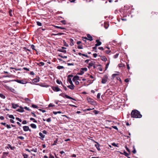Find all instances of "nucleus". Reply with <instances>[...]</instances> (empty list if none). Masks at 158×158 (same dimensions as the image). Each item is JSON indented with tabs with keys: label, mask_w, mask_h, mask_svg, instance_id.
<instances>
[{
	"label": "nucleus",
	"mask_w": 158,
	"mask_h": 158,
	"mask_svg": "<svg viewBox=\"0 0 158 158\" xmlns=\"http://www.w3.org/2000/svg\"><path fill=\"white\" fill-rule=\"evenodd\" d=\"M10 81H15L17 82L18 83L23 84H26L27 83V82L26 81V79H23L21 80H12Z\"/></svg>",
	"instance_id": "2"
},
{
	"label": "nucleus",
	"mask_w": 158,
	"mask_h": 158,
	"mask_svg": "<svg viewBox=\"0 0 158 158\" xmlns=\"http://www.w3.org/2000/svg\"><path fill=\"white\" fill-rule=\"evenodd\" d=\"M30 120L31 121H33L34 123H37V121L35 119L33 118H30Z\"/></svg>",
	"instance_id": "29"
},
{
	"label": "nucleus",
	"mask_w": 158,
	"mask_h": 158,
	"mask_svg": "<svg viewBox=\"0 0 158 158\" xmlns=\"http://www.w3.org/2000/svg\"><path fill=\"white\" fill-rule=\"evenodd\" d=\"M74 82L76 85H78L79 83V82L77 81H76Z\"/></svg>",
	"instance_id": "61"
},
{
	"label": "nucleus",
	"mask_w": 158,
	"mask_h": 158,
	"mask_svg": "<svg viewBox=\"0 0 158 158\" xmlns=\"http://www.w3.org/2000/svg\"><path fill=\"white\" fill-rule=\"evenodd\" d=\"M69 41H70V45L71 46H73L74 45L73 44V40L71 38H70L69 39Z\"/></svg>",
	"instance_id": "14"
},
{
	"label": "nucleus",
	"mask_w": 158,
	"mask_h": 158,
	"mask_svg": "<svg viewBox=\"0 0 158 158\" xmlns=\"http://www.w3.org/2000/svg\"><path fill=\"white\" fill-rule=\"evenodd\" d=\"M118 55H119L118 54V53L116 54L114 56V58H117L118 57Z\"/></svg>",
	"instance_id": "42"
},
{
	"label": "nucleus",
	"mask_w": 158,
	"mask_h": 158,
	"mask_svg": "<svg viewBox=\"0 0 158 158\" xmlns=\"http://www.w3.org/2000/svg\"><path fill=\"white\" fill-rule=\"evenodd\" d=\"M0 97L3 99H5L6 98L5 96L2 94H0Z\"/></svg>",
	"instance_id": "27"
},
{
	"label": "nucleus",
	"mask_w": 158,
	"mask_h": 158,
	"mask_svg": "<svg viewBox=\"0 0 158 158\" xmlns=\"http://www.w3.org/2000/svg\"><path fill=\"white\" fill-rule=\"evenodd\" d=\"M68 81L71 85L73 84L71 78H68Z\"/></svg>",
	"instance_id": "25"
},
{
	"label": "nucleus",
	"mask_w": 158,
	"mask_h": 158,
	"mask_svg": "<svg viewBox=\"0 0 158 158\" xmlns=\"http://www.w3.org/2000/svg\"><path fill=\"white\" fill-rule=\"evenodd\" d=\"M58 56H59L61 57V58H67V56H63L61 55H59Z\"/></svg>",
	"instance_id": "43"
},
{
	"label": "nucleus",
	"mask_w": 158,
	"mask_h": 158,
	"mask_svg": "<svg viewBox=\"0 0 158 158\" xmlns=\"http://www.w3.org/2000/svg\"><path fill=\"white\" fill-rule=\"evenodd\" d=\"M101 60L104 61H106L107 60V59L106 57L104 56H101Z\"/></svg>",
	"instance_id": "18"
},
{
	"label": "nucleus",
	"mask_w": 158,
	"mask_h": 158,
	"mask_svg": "<svg viewBox=\"0 0 158 158\" xmlns=\"http://www.w3.org/2000/svg\"><path fill=\"white\" fill-rule=\"evenodd\" d=\"M87 37H84V39H85V40H87L90 41H92L93 39V38L92 36L89 34H87Z\"/></svg>",
	"instance_id": "5"
},
{
	"label": "nucleus",
	"mask_w": 158,
	"mask_h": 158,
	"mask_svg": "<svg viewBox=\"0 0 158 158\" xmlns=\"http://www.w3.org/2000/svg\"><path fill=\"white\" fill-rule=\"evenodd\" d=\"M94 142L96 143V144L95 145V146L97 150L98 151H100L101 149L100 148V144H99V143L96 142L94 141Z\"/></svg>",
	"instance_id": "9"
},
{
	"label": "nucleus",
	"mask_w": 158,
	"mask_h": 158,
	"mask_svg": "<svg viewBox=\"0 0 158 158\" xmlns=\"http://www.w3.org/2000/svg\"><path fill=\"white\" fill-rule=\"evenodd\" d=\"M25 100L26 102H29V101H30V100L28 98H25Z\"/></svg>",
	"instance_id": "59"
},
{
	"label": "nucleus",
	"mask_w": 158,
	"mask_h": 158,
	"mask_svg": "<svg viewBox=\"0 0 158 158\" xmlns=\"http://www.w3.org/2000/svg\"><path fill=\"white\" fill-rule=\"evenodd\" d=\"M32 107L34 108H37L38 106L36 105L32 104Z\"/></svg>",
	"instance_id": "40"
},
{
	"label": "nucleus",
	"mask_w": 158,
	"mask_h": 158,
	"mask_svg": "<svg viewBox=\"0 0 158 158\" xmlns=\"http://www.w3.org/2000/svg\"><path fill=\"white\" fill-rule=\"evenodd\" d=\"M131 117L135 118H141L142 115L139 111L136 110H132L131 114Z\"/></svg>",
	"instance_id": "1"
},
{
	"label": "nucleus",
	"mask_w": 158,
	"mask_h": 158,
	"mask_svg": "<svg viewBox=\"0 0 158 158\" xmlns=\"http://www.w3.org/2000/svg\"><path fill=\"white\" fill-rule=\"evenodd\" d=\"M37 64L40 66H44V63L42 62H40Z\"/></svg>",
	"instance_id": "20"
},
{
	"label": "nucleus",
	"mask_w": 158,
	"mask_h": 158,
	"mask_svg": "<svg viewBox=\"0 0 158 158\" xmlns=\"http://www.w3.org/2000/svg\"><path fill=\"white\" fill-rule=\"evenodd\" d=\"M81 69L83 71H86L87 70V69L86 68H82Z\"/></svg>",
	"instance_id": "46"
},
{
	"label": "nucleus",
	"mask_w": 158,
	"mask_h": 158,
	"mask_svg": "<svg viewBox=\"0 0 158 158\" xmlns=\"http://www.w3.org/2000/svg\"><path fill=\"white\" fill-rule=\"evenodd\" d=\"M37 24V25L39 26H42V23L39 21L36 22Z\"/></svg>",
	"instance_id": "39"
},
{
	"label": "nucleus",
	"mask_w": 158,
	"mask_h": 158,
	"mask_svg": "<svg viewBox=\"0 0 158 158\" xmlns=\"http://www.w3.org/2000/svg\"><path fill=\"white\" fill-rule=\"evenodd\" d=\"M27 123V121L26 120H23L22 122V124H25Z\"/></svg>",
	"instance_id": "58"
},
{
	"label": "nucleus",
	"mask_w": 158,
	"mask_h": 158,
	"mask_svg": "<svg viewBox=\"0 0 158 158\" xmlns=\"http://www.w3.org/2000/svg\"><path fill=\"white\" fill-rule=\"evenodd\" d=\"M108 77L106 75L104 76L102 80V84H105L107 81Z\"/></svg>",
	"instance_id": "3"
},
{
	"label": "nucleus",
	"mask_w": 158,
	"mask_h": 158,
	"mask_svg": "<svg viewBox=\"0 0 158 158\" xmlns=\"http://www.w3.org/2000/svg\"><path fill=\"white\" fill-rule=\"evenodd\" d=\"M46 121L48 122H51V118H47L46 120Z\"/></svg>",
	"instance_id": "55"
},
{
	"label": "nucleus",
	"mask_w": 158,
	"mask_h": 158,
	"mask_svg": "<svg viewBox=\"0 0 158 158\" xmlns=\"http://www.w3.org/2000/svg\"><path fill=\"white\" fill-rule=\"evenodd\" d=\"M118 75V74H112V77H113V78H114L117 75Z\"/></svg>",
	"instance_id": "60"
},
{
	"label": "nucleus",
	"mask_w": 158,
	"mask_h": 158,
	"mask_svg": "<svg viewBox=\"0 0 158 158\" xmlns=\"http://www.w3.org/2000/svg\"><path fill=\"white\" fill-rule=\"evenodd\" d=\"M56 82L57 84H61L62 85H63L61 81H59L58 80H56Z\"/></svg>",
	"instance_id": "32"
},
{
	"label": "nucleus",
	"mask_w": 158,
	"mask_h": 158,
	"mask_svg": "<svg viewBox=\"0 0 158 158\" xmlns=\"http://www.w3.org/2000/svg\"><path fill=\"white\" fill-rule=\"evenodd\" d=\"M6 88L8 89H9V90H11L12 92H13L15 90V89H13V88H12L11 87H9V86H7Z\"/></svg>",
	"instance_id": "24"
},
{
	"label": "nucleus",
	"mask_w": 158,
	"mask_h": 158,
	"mask_svg": "<svg viewBox=\"0 0 158 158\" xmlns=\"http://www.w3.org/2000/svg\"><path fill=\"white\" fill-rule=\"evenodd\" d=\"M87 100L88 102L91 105H94L96 102L93 99L90 98H87Z\"/></svg>",
	"instance_id": "4"
},
{
	"label": "nucleus",
	"mask_w": 158,
	"mask_h": 158,
	"mask_svg": "<svg viewBox=\"0 0 158 158\" xmlns=\"http://www.w3.org/2000/svg\"><path fill=\"white\" fill-rule=\"evenodd\" d=\"M77 48L78 49H83V47L82 45H79L78 46Z\"/></svg>",
	"instance_id": "51"
},
{
	"label": "nucleus",
	"mask_w": 158,
	"mask_h": 158,
	"mask_svg": "<svg viewBox=\"0 0 158 158\" xmlns=\"http://www.w3.org/2000/svg\"><path fill=\"white\" fill-rule=\"evenodd\" d=\"M64 34V33H59L57 34H53L52 35H61Z\"/></svg>",
	"instance_id": "19"
},
{
	"label": "nucleus",
	"mask_w": 158,
	"mask_h": 158,
	"mask_svg": "<svg viewBox=\"0 0 158 158\" xmlns=\"http://www.w3.org/2000/svg\"><path fill=\"white\" fill-rule=\"evenodd\" d=\"M84 73V72L83 71H81L80 72L78 73V74L80 75H83Z\"/></svg>",
	"instance_id": "38"
},
{
	"label": "nucleus",
	"mask_w": 158,
	"mask_h": 158,
	"mask_svg": "<svg viewBox=\"0 0 158 158\" xmlns=\"http://www.w3.org/2000/svg\"><path fill=\"white\" fill-rule=\"evenodd\" d=\"M59 51L64 53H66V51L65 49H60Z\"/></svg>",
	"instance_id": "33"
},
{
	"label": "nucleus",
	"mask_w": 158,
	"mask_h": 158,
	"mask_svg": "<svg viewBox=\"0 0 158 158\" xmlns=\"http://www.w3.org/2000/svg\"><path fill=\"white\" fill-rule=\"evenodd\" d=\"M12 106L13 108L14 109L16 108L17 107L19 106L17 104H15L13 103L12 104Z\"/></svg>",
	"instance_id": "17"
},
{
	"label": "nucleus",
	"mask_w": 158,
	"mask_h": 158,
	"mask_svg": "<svg viewBox=\"0 0 158 158\" xmlns=\"http://www.w3.org/2000/svg\"><path fill=\"white\" fill-rule=\"evenodd\" d=\"M67 87L70 89L73 90L74 89V85L73 84L69 85L67 86Z\"/></svg>",
	"instance_id": "13"
},
{
	"label": "nucleus",
	"mask_w": 158,
	"mask_h": 158,
	"mask_svg": "<svg viewBox=\"0 0 158 158\" xmlns=\"http://www.w3.org/2000/svg\"><path fill=\"white\" fill-rule=\"evenodd\" d=\"M53 113L55 114H56L58 113L61 114V113H62L60 111H57V112L54 111L53 112Z\"/></svg>",
	"instance_id": "36"
},
{
	"label": "nucleus",
	"mask_w": 158,
	"mask_h": 158,
	"mask_svg": "<svg viewBox=\"0 0 158 158\" xmlns=\"http://www.w3.org/2000/svg\"><path fill=\"white\" fill-rule=\"evenodd\" d=\"M31 151L34 152H37V149L36 148H35V149L33 148L31 150Z\"/></svg>",
	"instance_id": "41"
},
{
	"label": "nucleus",
	"mask_w": 158,
	"mask_h": 158,
	"mask_svg": "<svg viewBox=\"0 0 158 158\" xmlns=\"http://www.w3.org/2000/svg\"><path fill=\"white\" fill-rule=\"evenodd\" d=\"M101 96V94L100 93H98L97 95V98H99Z\"/></svg>",
	"instance_id": "49"
},
{
	"label": "nucleus",
	"mask_w": 158,
	"mask_h": 158,
	"mask_svg": "<svg viewBox=\"0 0 158 158\" xmlns=\"http://www.w3.org/2000/svg\"><path fill=\"white\" fill-rule=\"evenodd\" d=\"M16 119L19 121L20 122H22V120L19 118H18V117H16Z\"/></svg>",
	"instance_id": "45"
},
{
	"label": "nucleus",
	"mask_w": 158,
	"mask_h": 158,
	"mask_svg": "<svg viewBox=\"0 0 158 158\" xmlns=\"http://www.w3.org/2000/svg\"><path fill=\"white\" fill-rule=\"evenodd\" d=\"M94 64V62H91L90 63H89V65L90 66H93Z\"/></svg>",
	"instance_id": "37"
},
{
	"label": "nucleus",
	"mask_w": 158,
	"mask_h": 158,
	"mask_svg": "<svg viewBox=\"0 0 158 158\" xmlns=\"http://www.w3.org/2000/svg\"><path fill=\"white\" fill-rule=\"evenodd\" d=\"M6 127L8 129H10L11 128L10 126L8 124L6 125Z\"/></svg>",
	"instance_id": "54"
},
{
	"label": "nucleus",
	"mask_w": 158,
	"mask_h": 158,
	"mask_svg": "<svg viewBox=\"0 0 158 158\" xmlns=\"http://www.w3.org/2000/svg\"><path fill=\"white\" fill-rule=\"evenodd\" d=\"M39 135L41 136L43 139L45 137V135H43V133L41 132H40L39 133Z\"/></svg>",
	"instance_id": "22"
},
{
	"label": "nucleus",
	"mask_w": 158,
	"mask_h": 158,
	"mask_svg": "<svg viewBox=\"0 0 158 158\" xmlns=\"http://www.w3.org/2000/svg\"><path fill=\"white\" fill-rule=\"evenodd\" d=\"M9 13L10 16L12 17L13 16V13H12V10H9Z\"/></svg>",
	"instance_id": "23"
},
{
	"label": "nucleus",
	"mask_w": 158,
	"mask_h": 158,
	"mask_svg": "<svg viewBox=\"0 0 158 158\" xmlns=\"http://www.w3.org/2000/svg\"><path fill=\"white\" fill-rule=\"evenodd\" d=\"M49 158H54V157L53 156H52L51 154H50Z\"/></svg>",
	"instance_id": "57"
},
{
	"label": "nucleus",
	"mask_w": 158,
	"mask_h": 158,
	"mask_svg": "<svg viewBox=\"0 0 158 158\" xmlns=\"http://www.w3.org/2000/svg\"><path fill=\"white\" fill-rule=\"evenodd\" d=\"M17 111L19 112H22L24 111V110L23 108L20 107V108L18 109Z\"/></svg>",
	"instance_id": "21"
},
{
	"label": "nucleus",
	"mask_w": 158,
	"mask_h": 158,
	"mask_svg": "<svg viewBox=\"0 0 158 158\" xmlns=\"http://www.w3.org/2000/svg\"><path fill=\"white\" fill-rule=\"evenodd\" d=\"M52 88L55 92H58L61 90L58 86H52Z\"/></svg>",
	"instance_id": "6"
},
{
	"label": "nucleus",
	"mask_w": 158,
	"mask_h": 158,
	"mask_svg": "<svg viewBox=\"0 0 158 158\" xmlns=\"http://www.w3.org/2000/svg\"><path fill=\"white\" fill-rule=\"evenodd\" d=\"M23 130L25 131H31V130L29 129V127L27 126H24L23 127Z\"/></svg>",
	"instance_id": "8"
},
{
	"label": "nucleus",
	"mask_w": 158,
	"mask_h": 158,
	"mask_svg": "<svg viewBox=\"0 0 158 158\" xmlns=\"http://www.w3.org/2000/svg\"><path fill=\"white\" fill-rule=\"evenodd\" d=\"M43 133L45 134H47V131L45 130H44L42 131Z\"/></svg>",
	"instance_id": "64"
},
{
	"label": "nucleus",
	"mask_w": 158,
	"mask_h": 158,
	"mask_svg": "<svg viewBox=\"0 0 158 158\" xmlns=\"http://www.w3.org/2000/svg\"><path fill=\"white\" fill-rule=\"evenodd\" d=\"M73 75L72 74L69 75L68 76V78H70V77H73Z\"/></svg>",
	"instance_id": "62"
},
{
	"label": "nucleus",
	"mask_w": 158,
	"mask_h": 158,
	"mask_svg": "<svg viewBox=\"0 0 158 158\" xmlns=\"http://www.w3.org/2000/svg\"><path fill=\"white\" fill-rule=\"evenodd\" d=\"M23 69L24 70H27V71H29V69L28 68H26V67H24L23 68Z\"/></svg>",
	"instance_id": "56"
},
{
	"label": "nucleus",
	"mask_w": 158,
	"mask_h": 158,
	"mask_svg": "<svg viewBox=\"0 0 158 158\" xmlns=\"http://www.w3.org/2000/svg\"><path fill=\"white\" fill-rule=\"evenodd\" d=\"M64 45L67 47L69 46V45L67 44L64 40Z\"/></svg>",
	"instance_id": "47"
},
{
	"label": "nucleus",
	"mask_w": 158,
	"mask_h": 158,
	"mask_svg": "<svg viewBox=\"0 0 158 158\" xmlns=\"http://www.w3.org/2000/svg\"><path fill=\"white\" fill-rule=\"evenodd\" d=\"M64 67L63 66H57V68L58 69H64Z\"/></svg>",
	"instance_id": "26"
},
{
	"label": "nucleus",
	"mask_w": 158,
	"mask_h": 158,
	"mask_svg": "<svg viewBox=\"0 0 158 158\" xmlns=\"http://www.w3.org/2000/svg\"><path fill=\"white\" fill-rule=\"evenodd\" d=\"M30 126L33 129H36L37 127L36 125L34 123L31 124Z\"/></svg>",
	"instance_id": "16"
},
{
	"label": "nucleus",
	"mask_w": 158,
	"mask_h": 158,
	"mask_svg": "<svg viewBox=\"0 0 158 158\" xmlns=\"http://www.w3.org/2000/svg\"><path fill=\"white\" fill-rule=\"evenodd\" d=\"M8 154V152H3V155L2 156V157L3 158H5Z\"/></svg>",
	"instance_id": "15"
},
{
	"label": "nucleus",
	"mask_w": 158,
	"mask_h": 158,
	"mask_svg": "<svg viewBox=\"0 0 158 158\" xmlns=\"http://www.w3.org/2000/svg\"><path fill=\"white\" fill-rule=\"evenodd\" d=\"M39 79L37 78H35L34 79H33L32 81L33 83H35L38 82L39 81Z\"/></svg>",
	"instance_id": "12"
},
{
	"label": "nucleus",
	"mask_w": 158,
	"mask_h": 158,
	"mask_svg": "<svg viewBox=\"0 0 158 158\" xmlns=\"http://www.w3.org/2000/svg\"><path fill=\"white\" fill-rule=\"evenodd\" d=\"M55 105L52 103H50L48 105L49 107H53Z\"/></svg>",
	"instance_id": "52"
},
{
	"label": "nucleus",
	"mask_w": 158,
	"mask_h": 158,
	"mask_svg": "<svg viewBox=\"0 0 158 158\" xmlns=\"http://www.w3.org/2000/svg\"><path fill=\"white\" fill-rule=\"evenodd\" d=\"M124 154L127 157H128V156H129V154L127 153L125 151H124L123 152Z\"/></svg>",
	"instance_id": "34"
},
{
	"label": "nucleus",
	"mask_w": 158,
	"mask_h": 158,
	"mask_svg": "<svg viewBox=\"0 0 158 158\" xmlns=\"http://www.w3.org/2000/svg\"><path fill=\"white\" fill-rule=\"evenodd\" d=\"M99 112L98 111L95 110L93 111V112L95 114H98Z\"/></svg>",
	"instance_id": "44"
},
{
	"label": "nucleus",
	"mask_w": 158,
	"mask_h": 158,
	"mask_svg": "<svg viewBox=\"0 0 158 158\" xmlns=\"http://www.w3.org/2000/svg\"><path fill=\"white\" fill-rule=\"evenodd\" d=\"M8 146L9 147H7V148H10L11 150H13V148H12V147H11V145L10 144H8Z\"/></svg>",
	"instance_id": "48"
},
{
	"label": "nucleus",
	"mask_w": 158,
	"mask_h": 158,
	"mask_svg": "<svg viewBox=\"0 0 158 158\" xmlns=\"http://www.w3.org/2000/svg\"><path fill=\"white\" fill-rule=\"evenodd\" d=\"M94 109V108H93L92 109L87 108V109H85V110L86 111H89V110H93Z\"/></svg>",
	"instance_id": "53"
},
{
	"label": "nucleus",
	"mask_w": 158,
	"mask_h": 158,
	"mask_svg": "<svg viewBox=\"0 0 158 158\" xmlns=\"http://www.w3.org/2000/svg\"><path fill=\"white\" fill-rule=\"evenodd\" d=\"M24 108L25 110H30V109H29L28 107H27V106H25V107H24Z\"/></svg>",
	"instance_id": "63"
},
{
	"label": "nucleus",
	"mask_w": 158,
	"mask_h": 158,
	"mask_svg": "<svg viewBox=\"0 0 158 158\" xmlns=\"http://www.w3.org/2000/svg\"><path fill=\"white\" fill-rule=\"evenodd\" d=\"M78 80H80L79 77L78 76H75L73 79V82H75L76 81H77Z\"/></svg>",
	"instance_id": "10"
},
{
	"label": "nucleus",
	"mask_w": 158,
	"mask_h": 158,
	"mask_svg": "<svg viewBox=\"0 0 158 158\" xmlns=\"http://www.w3.org/2000/svg\"><path fill=\"white\" fill-rule=\"evenodd\" d=\"M24 158H28V155L25 153H23L22 154Z\"/></svg>",
	"instance_id": "30"
},
{
	"label": "nucleus",
	"mask_w": 158,
	"mask_h": 158,
	"mask_svg": "<svg viewBox=\"0 0 158 158\" xmlns=\"http://www.w3.org/2000/svg\"><path fill=\"white\" fill-rule=\"evenodd\" d=\"M98 66H99V67L98 68V69L101 71H102V68L101 67V65H98Z\"/></svg>",
	"instance_id": "31"
},
{
	"label": "nucleus",
	"mask_w": 158,
	"mask_h": 158,
	"mask_svg": "<svg viewBox=\"0 0 158 158\" xmlns=\"http://www.w3.org/2000/svg\"><path fill=\"white\" fill-rule=\"evenodd\" d=\"M8 117L10 118H12L13 119H14L15 118L13 115H9Z\"/></svg>",
	"instance_id": "28"
},
{
	"label": "nucleus",
	"mask_w": 158,
	"mask_h": 158,
	"mask_svg": "<svg viewBox=\"0 0 158 158\" xmlns=\"http://www.w3.org/2000/svg\"><path fill=\"white\" fill-rule=\"evenodd\" d=\"M18 138L22 140H23L24 139V137L22 136H19L18 137Z\"/></svg>",
	"instance_id": "50"
},
{
	"label": "nucleus",
	"mask_w": 158,
	"mask_h": 158,
	"mask_svg": "<svg viewBox=\"0 0 158 158\" xmlns=\"http://www.w3.org/2000/svg\"><path fill=\"white\" fill-rule=\"evenodd\" d=\"M96 42L97 43V44H96L95 45L96 46H99L100 45L102 44V43L98 40H96Z\"/></svg>",
	"instance_id": "11"
},
{
	"label": "nucleus",
	"mask_w": 158,
	"mask_h": 158,
	"mask_svg": "<svg viewBox=\"0 0 158 158\" xmlns=\"http://www.w3.org/2000/svg\"><path fill=\"white\" fill-rule=\"evenodd\" d=\"M62 97L64 98L65 97L67 98L71 99L75 101V100L74 98H73L71 97L70 96H69L68 95L65 94H63V95L62 96Z\"/></svg>",
	"instance_id": "7"
},
{
	"label": "nucleus",
	"mask_w": 158,
	"mask_h": 158,
	"mask_svg": "<svg viewBox=\"0 0 158 158\" xmlns=\"http://www.w3.org/2000/svg\"><path fill=\"white\" fill-rule=\"evenodd\" d=\"M31 48L33 50H35V51H37L36 49H35V46L33 45L32 44L31 46Z\"/></svg>",
	"instance_id": "35"
}]
</instances>
